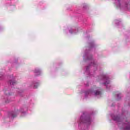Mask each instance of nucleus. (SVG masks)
<instances>
[{"label": "nucleus", "instance_id": "obj_3", "mask_svg": "<svg viewBox=\"0 0 130 130\" xmlns=\"http://www.w3.org/2000/svg\"><path fill=\"white\" fill-rule=\"evenodd\" d=\"M11 115L12 118H14V117H16L17 116V114H15L14 113H11Z\"/></svg>", "mask_w": 130, "mask_h": 130}, {"label": "nucleus", "instance_id": "obj_12", "mask_svg": "<svg viewBox=\"0 0 130 130\" xmlns=\"http://www.w3.org/2000/svg\"><path fill=\"white\" fill-rule=\"evenodd\" d=\"M118 2H119V0H118Z\"/></svg>", "mask_w": 130, "mask_h": 130}, {"label": "nucleus", "instance_id": "obj_10", "mask_svg": "<svg viewBox=\"0 0 130 130\" xmlns=\"http://www.w3.org/2000/svg\"><path fill=\"white\" fill-rule=\"evenodd\" d=\"M126 7H127V9L129 10L130 5H127Z\"/></svg>", "mask_w": 130, "mask_h": 130}, {"label": "nucleus", "instance_id": "obj_4", "mask_svg": "<svg viewBox=\"0 0 130 130\" xmlns=\"http://www.w3.org/2000/svg\"><path fill=\"white\" fill-rule=\"evenodd\" d=\"M95 95L96 96H97V95H101V92L96 91L95 92Z\"/></svg>", "mask_w": 130, "mask_h": 130}, {"label": "nucleus", "instance_id": "obj_13", "mask_svg": "<svg viewBox=\"0 0 130 130\" xmlns=\"http://www.w3.org/2000/svg\"><path fill=\"white\" fill-rule=\"evenodd\" d=\"M70 32L71 33H72V32H71V31H70Z\"/></svg>", "mask_w": 130, "mask_h": 130}, {"label": "nucleus", "instance_id": "obj_11", "mask_svg": "<svg viewBox=\"0 0 130 130\" xmlns=\"http://www.w3.org/2000/svg\"><path fill=\"white\" fill-rule=\"evenodd\" d=\"M90 92H91V91H89V93H90Z\"/></svg>", "mask_w": 130, "mask_h": 130}, {"label": "nucleus", "instance_id": "obj_7", "mask_svg": "<svg viewBox=\"0 0 130 130\" xmlns=\"http://www.w3.org/2000/svg\"><path fill=\"white\" fill-rule=\"evenodd\" d=\"M38 86H39L38 83H37V85H34V88L35 89H37V88L38 87Z\"/></svg>", "mask_w": 130, "mask_h": 130}, {"label": "nucleus", "instance_id": "obj_9", "mask_svg": "<svg viewBox=\"0 0 130 130\" xmlns=\"http://www.w3.org/2000/svg\"><path fill=\"white\" fill-rule=\"evenodd\" d=\"M14 84H15V82H14V81L10 82V84L11 85H14Z\"/></svg>", "mask_w": 130, "mask_h": 130}, {"label": "nucleus", "instance_id": "obj_5", "mask_svg": "<svg viewBox=\"0 0 130 130\" xmlns=\"http://www.w3.org/2000/svg\"><path fill=\"white\" fill-rule=\"evenodd\" d=\"M105 84V85L106 86V87L107 88V85H108V84H109V80H107Z\"/></svg>", "mask_w": 130, "mask_h": 130}, {"label": "nucleus", "instance_id": "obj_8", "mask_svg": "<svg viewBox=\"0 0 130 130\" xmlns=\"http://www.w3.org/2000/svg\"><path fill=\"white\" fill-rule=\"evenodd\" d=\"M125 130H130V125H128L127 127H126Z\"/></svg>", "mask_w": 130, "mask_h": 130}, {"label": "nucleus", "instance_id": "obj_1", "mask_svg": "<svg viewBox=\"0 0 130 130\" xmlns=\"http://www.w3.org/2000/svg\"><path fill=\"white\" fill-rule=\"evenodd\" d=\"M82 122L85 123H89L91 122V118L90 116H85V113H83V116H82L80 118Z\"/></svg>", "mask_w": 130, "mask_h": 130}, {"label": "nucleus", "instance_id": "obj_6", "mask_svg": "<svg viewBox=\"0 0 130 130\" xmlns=\"http://www.w3.org/2000/svg\"><path fill=\"white\" fill-rule=\"evenodd\" d=\"M114 120H117L118 121V120H119V117L117 116L116 117L114 118Z\"/></svg>", "mask_w": 130, "mask_h": 130}, {"label": "nucleus", "instance_id": "obj_2", "mask_svg": "<svg viewBox=\"0 0 130 130\" xmlns=\"http://www.w3.org/2000/svg\"><path fill=\"white\" fill-rule=\"evenodd\" d=\"M35 73L36 74H38V75H40V70L39 69H36L35 71Z\"/></svg>", "mask_w": 130, "mask_h": 130}]
</instances>
